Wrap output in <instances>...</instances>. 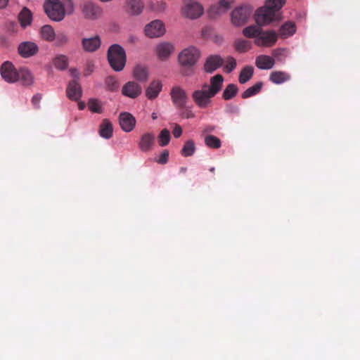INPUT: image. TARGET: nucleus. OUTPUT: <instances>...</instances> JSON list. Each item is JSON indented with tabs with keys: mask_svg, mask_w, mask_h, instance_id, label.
Returning a JSON list of instances; mask_svg holds the SVG:
<instances>
[{
	"mask_svg": "<svg viewBox=\"0 0 360 360\" xmlns=\"http://www.w3.org/2000/svg\"><path fill=\"white\" fill-rule=\"evenodd\" d=\"M285 3V0H266L265 6L257 9L255 15V20L258 26L252 25L245 27L243 30L244 37L255 40L259 34L261 26L279 20L281 18L279 11Z\"/></svg>",
	"mask_w": 360,
	"mask_h": 360,
	"instance_id": "obj_1",
	"label": "nucleus"
},
{
	"mask_svg": "<svg viewBox=\"0 0 360 360\" xmlns=\"http://www.w3.org/2000/svg\"><path fill=\"white\" fill-rule=\"evenodd\" d=\"M200 56L198 49L193 46L183 49L178 56V60L181 66V74L184 76H191L193 74V67L197 63Z\"/></svg>",
	"mask_w": 360,
	"mask_h": 360,
	"instance_id": "obj_2",
	"label": "nucleus"
},
{
	"mask_svg": "<svg viewBox=\"0 0 360 360\" xmlns=\"http://www.w3.org/2000/svg\"><path fill=\"white\" fill-rule=\"evenodd\" d=\"M107 58L113 70L120 72L124 69L127 56L124 49L120 45H111L108 50Z\"/></svg>",
	"mask_w": 360,
	"mask_h": 360,
	"instance_id": "obj_3",
	"label": "nucleus"
},
{
	"mask_svg": "<svg viewBox=\"0 0 360 360\" xmlns=\"http://www.w3.org/2000/svg\"><path fill=\"white\" fill-rule=\"evenodd\" d=\"M46 15L52 20L59 22L65 16L64 5L59 0H47L44 5Z\"/></svg>",
	"mask_w": 360,
	"mask_h": 360,
	"instance_id": "obj_4",
	"label": "nucleus"
},
{
	"mask_svg": "<svg viewBox=\"0 0 360 360\" xmlns=\"http://www.w3.org/2000/svg\"><path fill=\"white\" fill-rule=\"evenodd\" d=\"M252 11L250 6H240L235 8L231 13V22L234 27L245 25L252 15Z\"/></svg>",
	"mask_w": 360,
	"mask_h": 360,
	"instance_id": "obj_5",
	"label": "nucleus"
},
{
	"mask_svg": "<svg viewBox=\"0 0 360 360\" xmlns=\"http://www.w3.org/2000/svg\"><path fill=\"white\" fill-rule=\"evenodd\" d=\"M204 13L202 6L196 0H183L181 14L191 20L199 18Z\"/></svg>",
	"mask_w": 360,
	"mask_h": 360,
	"instance_id": "obj_6",
	"label": "nucleus"
},
{
	"mask_svg": "<svg viewBox=\"0 0 360 360\" xmlns=\"http://www.w3.org/2000/svg\"><path fill=\"white\" fill-rule=\"evenodd\" d=\"M278 38V33L273 30H261L258 37L254 40L256 46L259 47L270 48L274 46Z\"/></svg>",
	"mask_w": 360,
	"mask_h": 360,
	"instance_id": "obj_7",
	"label": "nucleus"
},
{
	"mask_svg": "<svg viewBox=\"0 0 360 360\" xmlns=\"http://www.w3.org/2000/svg\"><path fill=\"white\" fill-rule=\"evenodd\" d=\"M82 16L86 20H96L101 18L103 10L97 4L92 1H85L80 6Z\"/></svg>",
	"mask_w": 360,
	"mask_h": 360,
	"instance_id": "obj_8",
	"label": "nucleus"
},
{
	"mask_svg": "<svg viewBox=\"0 0 360 360\" xmlns=\"http://www.w3.org/2000/svg\"><path fill=\"white\" fill-rule=\"evenodd\" d=\"M169 95L173 105L177 108H184L186 107L188 98L186 91L179 86H173Z\"/></svg>",
	"mask_w": 360,
	"mask_h": 360,
	"instance_id": "obj_9",
	"label": "nucleus"
},
{
	"mask_svg": "<svg viewBox=\"0 0 360 360\" xmlns=\"http://www.w3.org/2000/svg\"><path fill=\"white\" fill-rule=\"evenodd\" d=\"M214 95L210 94V91L202 86L200 90H195L192 94V98L195 103L200 108H206L211 102V98Z\"/></svg>",
	"mask_w": 360,
	"mask_h": 360,
	"instance_id": "obj_10",
	"label": "nucleus"
},
{
	"mask_svg": "<svg viewBox=\"0 0 360 360\" xmlns=\"http://www.w3.org/2000/svg\"><path fill=\"white\" fill-rule=\"evenodd\" d=\"M165 32V25L160 20H153L145 27L146 35L150 38L160 37L162 36Z\"/></svg>",
	"mask_w": 360,
	"mask_h": 360,
	"instance_id": "obj_11",
	"label": "nucleus"
},
{
	"mask_svg": "<svg viewBox=\"0 0 360 360\" xmlns=\"http://www.w3.org/2000/svg\"><path fill=\"white\" fill-rule=\"evenodd\" d=\"M155 143V134L152 132H146L141 135L138 146L141 152L148 153L153 150Z\"/></svg>",
	"mask_w": 360,
	"mask_h": 360,
	"instance_id": "obj_12",
	"label": "nucleus"
},
{
	"mask_svg": "<svg viewBox=\"0 0 360 360\" xmlns=\"http://www.w3.org/2000/svg\"><path fill=\"white\" fill-rule=\"evenodd\" d=\"M1 75L3 79L9 83H13L18 81L17 70L13 65L6 61L1 67Z\"/></svg>",
	"mask_w": 360,
	"mask_h": 360,
	"instance_id": "obj_13",
	"label": "nucleus"
},
{
	"mask_svg": "<svg viewBox=\"0 0 360 360\" xmlns=\"http://www.w3.org/2000/svg\"><path fill=\"white\" fill-rule=\"evenodd\" d=\"M18 53L25 58L36 55L39 51V47L33 41H23L18 45Z\"/></svg>",
	"mask_w": 360,
	"mask_h": 360,
	"instance_id": "obj_14",
	"label": "nucleus"
},
{
	"mask_svg": "<svg viewBox=\"0 0 360 360\" xmlns=\"http://www.w3.org/2000/svg\"><path fill=\"white\" fill-rule=\"evenodd\" d=\"M142 93V88L140 84L134 81L127 82L122 89V94L130 98H136Z\"/></svg>",
	"mask_w": 360,
	"mask_h": 360,
	"instance_id": "obj_15",
	"label": "nucleus"
},
{
	"mask_svg": "<svg viewBox=\"0 0 360 360\" xmlns=\"http://www.w3.org/2000/svg\"><path fill=\"white\" fill-rule=\"evenodd\" d=\"M120 127L125 132L131 131L136 125L135 117L129 112H121L119 115Z\"/></svg>",
	"mask_w": 360,
	"mask_h": 360,
	"instance_id": "obj_16",
	"label": "nucleus"
},
{
	"mask_svg": "<svg viewBox=\"0 0 360 360\" xmlns=\"http://www.w3.org/2000/svg\"><path fill=\"white\" fill-rule=\"evenodd\" d=\"M82 49L86 52H95L99 49L101 45V39L98 35L93 37H84L81 41Z\"/></svg>",
	"mask_w": 360,
	"mask_h": 360,
	"instance_id": "obj_17",
	"label": "nucleus"
},
{
	"mask_svg": "<svg viewBox=\"0 0 360 360\" xmlns=\"http://www.w3.org/2000/svg\"><path fill=\"white\" fill-rule=\"evenodd\" d=\"M174 45L169 42H162L157 45L155 48L156 54L161 60H167L174 52Z\"/></svg>",
	"mask_w": 360,
	"mask_h": 360,
	"instance_id": "obj_18",
	"label": "nucleus"
},
{
	"mask_svg": "<svg viewBox=\"0 0 360 360\" xmlns=\"http://www.w3.org/2000/svg\"><path fill=\"white\" fill-rule=\"evenodd\" d=\"M224 60L218 55H212L209 56L204 64V70L208 73H212L223 64Z\"/></svg>",
	"mask_w": 360,
	"mask_h": 360,
	"instance_id": "obj_19",
	"label": "nucleus"
},
{
	"mask_svg": "<svg viewBox=\"0 0 360 360\" xmlns=\"http://www.w3.org/2000/svg\"><path fill=\"white\" fill-rule=\"evenodd\" d=\"M162 89V83L159 79L153 80L146 89V96L149 100L155 99Z\"/></svg>",
	"mask_w": 360,
	"mask_h": 360,
	"instance_id": "obj_20",
	"label": "nucleus"
},
{
	"mask_svg": "<svg viewBox=\"0 0 360 360\" xmlns=\"http://www.w3.org/2000/svg\"><path fill=\"white\" fill-rule=\"evenodd\" d=\"M66 92L67 96L72 101H78L82 94V87L76 80H72L69 82Z\"/></svg>",
	"mask_w": 360,
	"mask_h": 360,
	"instance_id": "obj_21",
	"label": "nucleus"
},
{
	"mask_svg": "<svg viewBox=\"0 0 360 360\" xmlns=\"http://www.w3.org/2000/svg\"><path fill=\"white\" fill-rule=\"evenodd\" d=\"M224 77L221 75H216L210 79V85L205 84L204 88L207 89L210 91V94L215 96L219 92L222 88Z\"/></svg>",
	"mask_w": 360,
	"mask_h": 360,
	"instance_id": "obj_22",
	"label": "nucleus"
},
{
	"mask_svg": "<svg viewBox=\"0 0 360 360\" xmlns=\"http://www.w3.org/2000/svg\"><path fill=\"white\" fill-rule=\"evenodd\" d=\"M255 65L260 70H269L274 66L275 60L269 56L259 55L256 58Z\"/></svg>",
	"mask_w": 360,
	"mask_h": 360,
	"instance_id": "obj_23",
	"label": "nucleus"
},
{
	"mask_svg": "<svg viewBox=\"0 0 360 360\" xmlns=\"http://www.w3.org/2000/svg\"><path fill=\"white\" fill-rule=\"evenodd\" d=\"M297 30L296 25L292 21H287L283 23L278 30V36L283 39L292 36Z\"/></svg>",
	"mask_w": 360,
	"mask_h": 360,
	"instance_id": "obj_24",
	"label": "nucleus"
},
{
	"mask_svg": "<svg viewBox=\"0 0 360 360\" xmlns=\"http://www.w3.org/2000/svg\"><path fill=\"white\" fill-rule=\"evenodd\" d=\"M231 6L228 0H219L218 4L211 6L210 13L212 16L219 15L228 11Z\"/></svg>",
	"mask_w": 360,
	"mask_h": 360,
	"instance_id": "obj_25",
	"label": "nucleus"
},
{
	"mask_svg": "<svg viewBox=\"0 0 360 360\" xmlns=\"http://www.w3.org/2000/svg\"><path fill=\"white\" fill-rule=\"evenodd\" d=\"M113 127L108 119H104L99 127V134L101 137L108 139L112 136Z\"/></svg>",
	"mask_w": 360,
	"mask_h": 360,
	"instance_id": "obj_26",
	"label": "nucleus"
},
{
	"mask_svg": "<svg viewBox=\"0 0 360 360\" xmlns=\"http://www.w3.org/2000/svg\"><path fill=\"white\" fill-rule=\"evenodd\" d=\"M144 7V4L141 0H128L127 3V11L131 15L140 14Z\"/></svg>",
	"mask_w": 360,
	"mask_h": 360,
	"instance_id": "obj_27",
	"label": "nucleus"
},
{
	"mask_svg": "<svg viewBox=\"0 0 360 360\" xmlns=\"http://www.w3.org/2000/svg\"><path fill=\"white\" fill-rule=\"evenodd\" d=\"M290 78V75L282 71H273L271 72L269 79L274 84H282Z\"/></svg>",
	"mask_w": 360,
	"mask_h": 360,
	"instance_id": "obj_28",
	"label": "nucleus"
},
{
	"mask_svg": "<svg viewBox=\"0 0 360 360\" xmlns=\"http://www.w3.org/2000/svg\"><path fill=\"white\" fill-rule=\"evenodd\" d=\"M32 16L31 11L27 8H23L18 15V20L21 27L25 28L30 25L32 22Z\"/></svg>",
	"mask_w": 360,
	"mask_h": 360,
	"instance_id": "obj_29",
	"label": "nucleus"
},
{
	"mask_svg": "<svg viewBox=\"0 0 360 360\" xmlns=\"http://www.w3.org/2000/svg\"><path fill=\"white\" fill-rule=\"evenodd\" d=\"M254 68L251 65L245 66L240 71L238 81L240 84L248 82L253 76Z\"/></svg>",
	"mask_w": 360,
	"mask_h": 360,
	"instance_id": "obj_30",
	"label": "nucleus"
},
{
	"mask_svg": "<svg viewBox=\"0 0 360 360\" xmlns=\"http://www.w3.org/2000/svg\"><path fill=\"white\" fill-rule=\"evenodd\" d=\"M134 77L139 82H146L148 77L147 68L144 66L138 65L133 70Z\"/></svg>",
	"mask_w": 360,
	"mask_h": 360,
	"instance_id": "obj_31",
	"label": "nucleus"
},
{
	"mask_svg": "<svg viewBox=\"0 0 360 360\" xmlns=\"http://www.w3.org/2000/svg\"><path fill=\"white\" fill-rule=\"evenodd\" d=\"M18 80H20L23 85L29 86L32 84L33 77L31 72L27 69H20L17 72Z\"/></svg>",
	"mask_w": 360,
	"mask_h": 360,
	"instance_id": "obj_32",
	"label": "nucleus"
},
{
	"mask_svg": "<svg viewBox=\"0 0 360 360\" xmlns=\"http://www.w3.org/2000/svg\"><path fill=\"white\" fill-rule=\"evenodd\" d=\"M41 38L49 42L54 41L56 33L51 25H44L40 31Z\"/></svg>",
	"mask_w": 360,
	"mask_h": 360,
	"instance_id": "obj_33",
	"label": "nucleus"
},
{
	"mask_svg": "<svg viewBox=\"0 0 360 360\" xmlns=\"http://www.w3.org/2000/svg\"><path fill=\"white\" fill-rule=\"evenodd\" d=\"M252 42L247 39H239L235 41V49L238 52L245 53L252 49Z\"/></svg>",
	"mask_w": 360,
	"mask_h": 360,
	"instance_id": "obj_34",
	"label": "nucleus"
},
{
	"mask_svg": "<svg viewBox=\"0 0 360 360\" xmlns=\"http://www.w3.org/2000/svg\"><path fill=\"white\" fill-rule=\"evenodd\" d=\"M238 91V86L234 84H229L226 86L222 94V98L229 101L235 97Z\"/></svg>",
	"mask_w": 360,
	"mask_h": 360,
	"instance_id": "obj_35",
	"label": "nucleus"
},
{
	"mask_svg": "<svg viewBox=\"0 0 360 360\" xmlns=\"http://www.w3.org/2000/svg\"><path fill=\"white\" fill-rule=\"evenodd\" d=\"M262 85H263V84L262 82H257L253 86L247 89L242 94V95H241L242 98L245 99V98H250L251 96H253L257 94L261 91Z\"/></svg>",
	"mask_w": 360,
	"mask_h": 360,
	"instance_id": "obj_36",
	"label": "nucleus"
},
{
	"mask_svg": "<svg viewBox=\"0 0 360 360\" xmlns=\"http://www.w3.org/2000/svg\"><path fill=\"white\" fill-rule=\"evenodd\" d=\"M53 65L58 70H65L68 66V58L65 55H58L53 59Z\"/></svg>",
	"mask_w": 360,
	"mask_h": 360,
	"instance_id": "obj_37",
	"label": "nucleus"
},
{
	"mask_svg": "<svg viewBox=\"0 0 360 360\" xmlns=\"http://www.w3.org/2000/svg\"><path fill=\"white\" fill-rule=\"evenodd\" d=\"M195 151V146L193 141L188 140L186 141L185 144L184 145L181 150V154L184 157H189L193 155Z\"/></svg>",
	"mask_w": 360,
	"mask_h": 360,
	"instance_id": "obj_38",
	"label": "nucleus"
},
{
	"mask_svg": "<svg viewBox=\"0 0 360 360\" xmlns=\"http://www.w3.org/2000/svg\"><path fill=\"white\" fill-rule=\"evenodd\" d=\"M205 143L207 147L214 149L219 148L221 145L220 139L214 135H207Z\"/></svg>",
	"mask_w": 360,
	"mask_h": 360,
	"instance_id": "obj_39",
	"label": "nucleus"
},
{
	"mask_svg": "<svg viewBox=\"0 0 360 360\" xmlns=\"http://www.w3.org/2000/svg\"><path fill=\"white\" fill-rule=\"evenodd\" d=\"M55 45L58 47H63L69 43V37L63 32H58L55 37Z\"/></svg>",
	"mask_w": 360,
	"mask_h": 360,
	"instance_id": "obj_40",
	"label": "nucleus"
},
{
	"mask_svg": "<svg viewBox=\"0 0 360 360\" xmlns=\"http://www.w3.org/2000/svg\"><path fill=\"white\" fill-rule=\"evenodd\" d=\"M170 141V133L167 129H162L158 136V143L160 146H167Z\"/></svg>",
	"mask_w": 360,
	"mask_h": 360,
	"instance_id": "obj_41",
	"label": "nucleus"
},
{
	"mask_svg": "<svg viewBox=\"0 0 360 360\" xmlns=\"http://www.w3.org/2000/svg\"><path fill=\"white\" fill-rule=\"evenodd\" d=\"M88 107H89V109L93 112L100 114V113H102V112H103L102 107H101V103L97 99H94V98L90 99L88 102Z\"/></svg>",
	"mask_w": 360,
	"mask_h": 360,
	"instance_id": "obj_42",
	"label": "nucleus"
},
{
	"mask_svg": "<svg viewBox=\"0 0 360 360\" xmlns=\"http://www.w3.org/2000/svg\"><path fill=\"white\" fill-rule=\"evenodd\" d=\"M105 84L108 89L112 91L117 90L119 87V82L117 79L112 76H109L106 78Z\"/></svg>",
	"mask_w": 360,
	"mask_h": 360,
	"instance_id": "obj_43",
	"label": "nucleus"
},
{
	"mask_svg": "<svg viewBox=\"0 0 360 360\" xmlns=\"http://www.w3.org/2000/svg\"><path fill=\"white\" fill-rule=\"evenodd\" d=\"M236 67V60L233 57L229 56L226 58V65L225 66V71L226 72H232Z\"/></svg>",
	"mask_w": 360,
	"mask_h": 360,
	"instance_id": "obj_44",
	"label": "nucleus"
},
{
	"mask_svg": "<svg viewBox=\"0 0 360 360\" xmlns=\"http://www.w3.org/2000/svg\"><path fill=\"white\" fill-rule=\"evenodd\" d=\"M168 159H169V151L167 150H165L161 153L159 158L156 161L159 164L165 165L168 162Z\"/></svg>",
	"mask_w": 360,
	"mask_h": 360,
	"instance_id": "obj_45",
	"label": "nucleus"
},
{
	"mask_svg": "<svg viewBox=\"0 0 360 360\" xmlns=\"http://www.w3.org/2000/svg\"><path fill=\"white\" fill-rule=\"evenodd\" d=\"M287 50L285 49H276L273 51L272 54L275 58H280V57H286Z\"/></svg>",
	"mask_w": 360,
	"mask_h": 360,
	"instance_id": "obj_46",
	"label": "nucleus"
},
{
	"mask_svg": "<svg viewBox=\"0 0 360 360\" xmlns=\"http://www.w3.org/2000/svg\"><path fill=\"white\" fill-rule=\"evenodd\" d=\"M41 99V94H35L32 98V103L35 108H39V103Z\"/></svg>",
	"mask_w": 360,
	"mask_h": 360,
	"instance_id": "obj_47",
	"label": "nucleus"
},
{
	"mask_svg": "<svg viewBox=\"0 0 360 360\" xmlns=\"http://www.w3.org/2000/svg\"><path fill=\"white\" fill-rule=\"evenodd\" d=\"M172 134L175 138H179L181 136L182 129L179 124H175Z\"/></svg>",
	"mask_w": 360,
	"mask_h": 360,
	"instance_id": "obj_48",
	"label": "nucleus"
},
{
	"mask_svg": "<svg viewBox=\"0 0 360 360\" xmlns=\"http://www.w3.org/2000/svg\"><path fill=\"white\" fill-rule=\"evenodd\" d=\"M214 129H215V127L214 126H211V125L206 126L203 129L202 133L203 134H208V133L212 132Z\"/></svg>",
	"mask_w": 360,
	"mask_h": 360,
	"instance_id": "obj_49",
	"label": "nucleus"
},
{
	"mask_svg": "<svg viewBox=\"0 0 360 360\" xmlns=\"http://www.w3.org/2000/svg\"><path fill=\"white\" fill-rule=\"evenodd\" d=\"M70 75L72 77L77 78L79 77V72L76 69L70 70Z\"/></svg>",
	"mask_w": 360,
	"mask_h": 360,
	"instance_id": "obj_50",
	"label": "nucleus"
},
{
	"mask_svg": "<svg viewBox=\"0 0 360 360\" xmlns=\"http://www.w3.org/2000/svg\"><path fill=\"white\" fill-rule=\"evenodd\" d=\"M184 116L186 118H191V117H194V114L191 112V110H186V111L184 113Z\"/></svg>",
	"mask_w": 360,
	"mask_h": 360,
	"instance_id": "obj_51",
	"label": "nucleus"
},
{
	"mask_svg": "<svg viewBox=\"0 0 360 360\" xmlns=\"http://www.w3.org/2000/svg\"><path fill=\"white\" fill-rule=\"evenodd\" d=\"M8 0H0V8H4L6 6Z\"/></svg>",
	"mask_w": 360,
	"mask_h": 360,
	"instance_id": "obj_52",
	"label": "nucleus"
},
{
	"mask_svg": "<svg viewBox=\"0 0 360 360\" xmlns=\"http://www.w3.org/2000/svg\"><path fill=\"white\" fill-rule=\"evenodd\" d=\"M79 109L83 110L85 108V104L84 103H79Z\"/></svg>",
	"mask_w": 360,
	"mask_h": 360,
	"instance_id": "obj_53",
	"label": "nucleus"
},
{
	"mask_svg": "<svg viewBox=\"0 0 360 360\" xmlns=\"http://www.w3.org/2000/svg\"><path fill=\"white\" fill-rule=\"evenodd\" d=\"M179 171L181 173H185L187 171V168L185 167H181Z\"/></svg>",
	"mask_w": 360,
	"mask_h": 360,
	"instance_id": "obj_54",
	"label": "nucleus"
},
{
	"mask_svg": "<svg viewBox=\"0 0 360 360\" xmlns=\"http://www.w3.org/2000/svg\"><path fill=\"white\" fill-rule=\"evenodd\" d=\"M151 117H152V119H153V120H156V119H157V117H157L156 113H155V112H153V113H152Z\"/></svg>",
	"mask_w": 360,
	"mask_h": 360,
	"instance_id": "obj_55",
	"label": "nucleus"
},
{
	"mask_svg": "<svg viewBox=\"0 0 360 360\" xmlns=\"http://www.w3.org/2000/svg\"><path fill=\"white\" fill-rule=\"evenodd\" d=\"M210 171L211 172H214V167H211V168L210 169Z\"/></svg>",
	"mask_w": 360,
	"mask_h": 360,
	"instance_id": "obj_56",
	"label": "nucleus"
}]
</instances>
